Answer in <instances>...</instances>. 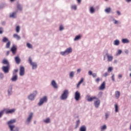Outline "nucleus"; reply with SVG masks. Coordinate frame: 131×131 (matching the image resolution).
Returning a JSON list of instances; mask_svg holds the SVG:
<instances>
[{
	"instance_id": "c85d7f7f",
	"label": "nucleus",
	"mask_w": 131,
	"mask_h": 131,
	"mask_svg": "<svg viewBox=\"0 0 131 131\" xmlns=\"http://www.w3.org/2000/svg\"><path fill=\"white\" fill-rule=\"evenodd\" d=\"M122 43H129V40H128V39L123 38L122 39Z\"/></svg>"
},
{
	"instance_id": "0eeeda50",
	"label": "nucleus",
	"mask_w": 131,
	"mask_h": 131,
	"mask_svg": "<svg viewBox=\"0 0 131 131\" xmlns=\"http://www.w3.org/2000/svg\"><path fill=\"white\" fill-rule=\"evenodd\" d=\"M37 94V91H34L33 93L28 95V100H29V101H34V99H35V97H36Z\"/></svg>"
},
{
	"instance_id": "4be33fe9",
	"label": "nucleus",
	"mask_w": 131,
	"mask_h": 131,
	"mask_svg": "<svg viewBox=\"0 0 131 131\" xmlns=\"http://www.w3.org/2000/svg\"><path fill=\"white\" fill-rule=\"evenodd\" d=\"M44 123L49 124L51 123V118H47L43 120Z\"/></svg>"
},
{
	"instance_id": "79ce46f5",
	"label": "nucleus",
	"mask_w": 131,
	"mask_h": 131,
	"mask_svg": "<svg viewBox=\"0 0 131 131\" xmlns=\"http://www.w3.org/2000/svg\"><path fill=\"white\" fill-rule=\"evenodd\" d=\"M112 21H113L114 24H119V23H120V22L115 19V18H113Z\"/></svg>"
},
{
	"instance_id": "7c9ffc66",
	"label": "nucleus",
	"mask_w": 131,
	"mask_h": 131,
	"mask_svg": "<svg viewBox=\"0 0 131 131\" xmlns=\"http://www.w3.org/2000/svg\"><path fill=\"white\" fill-rule=\"evenodd\" d=\"M75 74V73L74 71H71V72H70V74H69L70 78L72 79L73 78H74Z\"/></svg>"
},
{
	"instance_id": "9b49d317",
	"label": "nucleus",
	"mask_w": 131,
	"mask_h": 131,
	"mask_svg": "<svg viewBox=\"0 0 131 131\" xmlns=\"http://www.w3.org/2000/svg\"><path fill=\"white\" fill-rule=\"evenodd\" d=\"M24 74H25V68H24V67L23 66H20L19 69V76H24Z\"/></svg>"
},
{
	"instance_id": "680f3d73",
	"label": "nucleus",
	"mask_w": 131,
	"mask_h": 131,
	"mask_svg": "<svg viewBox=\"0 0 131 131\" xmlns=\"http://www.w3.org/2000/svg\"><path fill=\"white\" fill-rule=\"evenodd\" d=\"M117 14L118 15V16L121 15V13H120V11H117Z\"/></svg>"
},
{
	"instance_id": "2f4dec72",
	"label": "nucleus",
	"mask_w": 131,
	"mask_h": 131,
	"mask_svg": "<svg viewBox=\"0 0 131 131\" xmlns=\"http://www.w3.org/2000/svg\"><path fill=\"white\" fill-rule=\"evenodd\" d=\"M113 43L114 46H119L120 45V41L119 40H115L114 41Z\"/></svg>"
},
{
	"instance_id": "338daca9",
	"label": "nucleus",
	"mask_w": 131,
	"mask_h": 131,
	"mask_svg": "<svg viewBox=\"0 0 131 131\" xmlns=\"http://www.w3.org/2000/svg\"><path fill=\"white\" fill-rule=\"evenodd\" d=\"M118 62V61L117 60H115L114 61V63H115V64H117V62Z\"/></svg>"
},
{
	"instance_id": "9d476101",
	"label": "nucleus",
	"mask_w": 131,
	"mask_h": 131,
	"mask_svg": "<svg viewBox=\"0 0 131 131\" xmlns=\"http://www.w3.org/2000/svg\"><path fill=\"white\" fill-rule=\"evenodd\" d=\"M2 71L4 73H9V71H10V66H3L2 67Z\"/></svg>"
},
{
	"instance_id": "0e129e2a",
	"label": "nucleus",
	"mask_w": 131,
	"mask_h": 131,
	"mask_svg": "<svg viewBox=\"0 0 131 131\" xmlns=\"http://www.w3.org/2000/svg\"><path fill=\"white\" fill-rule=\"evenodd\" d=\"M122 78V75H118V78H119V79H120V78Z\"/></svg>"
},
{
	"instance_id": "13d9d810",
	"label": "nucleus",
	"mask_w": 131,
	"mask_h": 131,
	"mask_svg": "<svg viewBox=\"0 0 131 131\" xmlns=\"http://www.w3.org/2000/svg\"><path fill=\"white\" fill-rule=\"evenodd\" d=\"M93 72L92 71H89V72H88V74H89V75H93Z\"/></svg>"
},
{
	"instance_id": "864d4df0",
	"label": "nucleus",
	"mask_w": 131,
	"mask_h": 131,
	"mask_svg": "<svg viewBox=\"0 0 131 131\" xmlns=\"http://www.w3.org/2000/svg\"><path fill=\"white\" fill-rule=\"evenodd\" d=\"M112 80L113 81H115V78L114 74H113L112 76Z\"/></svg>"
},
{
	"instance_id": "393cba45",
	"label": "nucleus",
	"mask_w": 131,
	"mask_h": 131,
	"mask_svg": "<svg viewBox=\"0 0 131 131\" xmlns=\"http://www.w3.org/2000/svg\"><path fill=\"white\" fill-rule=\"evenodd\" d=\"M2 41H3V42H4V43H6L8 42V41H10V40H9V38H8V37H3V38L2 39Z\"/></svg>"
},
{
	"instance_id": "473e14b6",
	"label": "nucleus",
	"mask_w": 131,
	"mask_h": 131,
	"mask_svg": "<svg viewBox=\"0 0 131 131\" xmlns=\"http://www.w3.org/2000/svg\"><path fill=\"white\" fill-rule=\"evenodd\" d=\"M96 12V10H95V8L94 7H91L90 8V14H94Z\"/></svg>"
},
{
	"instance_id": "412c9836",
	"label": "nucleus",
	"mask_w": 131,
	"mask_h": 131,
	"mask_svg": "<svg viewBox=\"0 0 131 131\" xmlns=\"http://www.w3.org/2000/svg\"><path fill=\"white\" fill-rule=\"evenodd\" d=\"M2 63L4 65H6V66H10V63L9 62V61H8V60H7L6 59H4L3 60Z\"/></svg>"
},
{
	"instance_id": "bb28decb",
	"label": "nucleus",
	"mask_w": 131,
	"mask_h": 131,
	"mask_svg": "<svg viewBox=\"0 0 131 131\" xmlns=\"http://www.w3.org/2000/svg\"><path fill=\"white\" fill-rule=\"evenodd\" d=\"M13 37H14V38H15L17 40L21 39V37H20V36H19V35H18L17 34H14Z\"/></svg>"
},
{
	"instance_id": "f3484780",
	"label": "nucleus",
	"mask_w": 131,
	"mask_h": 131,
	"mask_svg": "<svg viewBox=\"0 0 131 131\" xmlns=\"http://www.w3.org/2000/svg\"><path fill=\"white\" fill-rule=\"evenodd\" d=\"M51 84L52 86H53L54 89H58V88H59V86H58V84H57V82H56V81H55V80H53L51 81Z\"/></svg>"
},
{
	"instance_id": "1a4fd4ad",
	"label": "nucleus",
	"mask_w": 131,
	"mask_h": 131,
	"mask_svg": "<svg viewBox=\"0 0 131 131\" xmlns=\"http://www.w3.org/2000/svg\"><path fill=\"white\" fill-rule=\"evenodd\" d=\"M7 95L9 97L13 95V85H10L8 87L7 89Z\"/></svg>"
},
{
	"instance_id": "2eb2a0df",
	"label": "nucleus",
	"mask_w": 131,
	"mask_h": 131,
	"mask_svg": "<svg viewBox=\"0 0 131 131\" xmlns=\"http://www.w3.org/2000/svg\"><path fill=\"white\" fill-rule=\"evenodd\" d=\"M10 50L12 54L15 55V54H16V52H17V45H13Z\"/></svg>"
},
{
	"instance_id": "5fc2aeb1",
	"label": "nucleus",
	"mask_w": 131,
	"mask_h": 131,
	"mask_svg": "<svg viewBox=\"0 0 131 131\" xmlns=\"http://www.w3.org/2000/svg\"><path fill=\"white\" fill-rule=\"evenodd\" d=\"M3 32H4V29L0 28V34H3Z\"/></svg>"
},
{
	"instance_id": "39448f33",
	"label": "nucleus",
	"mask_w": 131,
	"mask_h": 131,
	"mask_svg": "<svg viewBox=\"0 0 131 131\" xmlns=\"http://www.w3.org/2000/svg\"><path fill=\"white\" fill-rule=\"evenodd\" d=\"M28 62L30 65L32 66V69L33 70H35V69H37V63L35 62L32 61V58H31V57H29Z\"/></svg>"
},
{
	"instance_id": "a878e982",
	"label": "nucleus",
	"mask_w": 131,
	"mask_h": 131,
	"mask_svg": "<svg viewBox=\"0 0 131 131\" xmlns=\"http://www.w3.org/2000/svg\"><path fill=\"white\" fill-rule=\"evenodd\" d=\"M17 9L18 11H21L23 10V7L20 4H17Z\"/></svg>"
},
{
	"instance_id": "37998d69",
	"label": "nucleus",
	"mask_w": 131,
	"mask_h": 131,
	"mask_svg": "<svg viewBox=\"0 0 131 131\" xmlns=\"http://www.w3.org/2000/svg\"><path fill=\"white\" fill-rule=\"evenodd\" d=\"M115 112L117 113V112H118V104H115Z\"/></svg>"
},
{
	"instance_id": "69168bd1",
	"label": "nucleus",
	"mask_w": 131,
	"mask_h": 131,
	"mask_svg": "<svg viewBox=\"0 0 131 131\" xmlns=\"http://www.w3.org/2000/svg\"><path fill=\"white\" fill-rule=\"evenodd\" d=\"M125 53L126 54V55H128V50H126L125 51Z\"/></svg>"
},
{
	"instance_id": "4d7b16f0",
	"label": "nucleus",
	"mask_w": 131,
	"mask_h": 131,
	"mask_svg": "<svg viewBox=\"0 0 131 131\" xmlns=\"http://www.w3.org/2000/svg\"><path fill=\"white\" fill-rule=\"evenodd\" d=\"M96 82H97V83H99V82H100V78H97L96 80H95Z\"/></svg>"
},
{
	"instance_id": "6e6552de",
	"label": "nucleus",
	"mask_w": 131,
	"mask_h": 131,
	"mask_svg": "<svg viewBox=\"0 0 131 131\" xmlns=\"http://www.w3.org/2000/svg\"><path fill=\"white\" fill-rule=\"evenodd\" d=\"M48 102V97L45 96L39 99V101L38 103V106H42L44 103Z\"/></svg>"
},
{
	"instance_id": "dca6fc26",
	"label": "nucleus",
	"mask_w": 131,
	"mask_h": 131,
	"mask_svg": "<svg viewBox=\"0 0 131 131\" xmlns=\"http://www.w3.org/2000/svg\"><path fill=\"white\" fill-rule=\"evenodd\" d=\"M100 103L101 101H100V99L97 98V99L94 101V106L95 108H99Z\"/></svg>"
},
{
	"instance_id": "c03bdc74",
	"label": "nucleus",
	"mask_w": 131,
	"mask_h": 131,
	"mask_svg": "<svg viewBox=\"0 0 131 131\" xmlns=\"http://www.w3.org/2000/svg\"><path fill=\"white\" fill-rule=\"evenodd\" d=\"M102 96H103V92H99V93L97 95L98 97L101 98Z\"/></svg>"
},
{
	"instance_id": "ea45409f",
	"label": "nucleus",
	"mask_w": 131,
	"mask_h": 131,
	"mask_svg": "<svg viewBox=\"0 0 131 131\" xmlns=\"http://www.w3.org/2000/svg\"><path fill=\"white\" fill-rule=\"evenodd\" d=\"M76 127L75 128H77V127H78V126H79L80 124V120H78L76 121Z\"/></svg>"
},
{
	"instance_id": "6ab92c4d",
	"label": "nucleus",
	"mask_w": 131,
	"mask_h": 131,
	"mask_svg": "<svg viewBox=\"0 0 131 131\" xmlns=\"http://www.w3.org/2000/svg\"><path fill=\"white\" fill-rule=\"evenodd\" d=\"M70 8L72 11H77V5H71L70 6Z\"/></svg>"
},
{
	"instance_id": "58836bf2",
	"label": "nucleus",
	"mask_w": 131,
	"mask_h": 131,
	"mask_svg": "<svg viewBox=\"0 0 131 131\" xmlns=\"http://www.w3.org/2000/svg\"><path fill=\"white\" fill-rule=\"evenodd\" d=\"M82 82H83V78H82L77 84V88H79V86L80 85V84H81V83H82Z\"/></svg>"
},
{
	"instance_id": "774afa93",
	"label": "nucleus",
	"mask_w": 131,
	"mask_h": 131,
	"mask_svg": "<svg viewBox=\"0 0 131 131\" xmlns=\"http://www.w3.org/2000/svg\"><path fill=\"white\" fill-rule=\"evenodd\" d=\"M125 1L126 2V3H130L131 0H125Z\"/></svg>"
},
{
	"instance_id": "09e8293b",
	"label": "nucleus",
	"mask_w": 131,
	"mask_h": 131,
	"mask_svg": "<svg viewBox=\"0 0 131 131\" xmlns=\"http://www.w3.org/2000/svg\"><path fill=\"white\" fill-rule=\"evenodd\" d=\"M16 32L17 33L20 32V27L19 26H17L16 28Z\"/></svg>"
},
{
	"instance_id": "a18cd8bd",
	"label": "nucleus",
	"mask_w": 131,
	"mask_h": 131,
	"mask_svg": "<svg viewBox=\"0 0 131 131\" xmlns=\"http://www.w3.org/2000/svg\"><path fill=\"white\" fill-rule=\"evenodd\" d=\"M122 53V51L121 50H119L118 52L116 53V56H119V55H121Z\"/></svg>"
},
{
	"instance_id": "4c0bfd02",
	"label": "nucleus",
	"mask_w": 131,
	"mask_h": 131,
	"mask_svg": "<svg viewBox=\"0 0 131 131\" xmlns=\"http://www.w3.org/2000/svg\"><path fill=\"white\" fill-rule=\"evenodd\" d=\"M105 129H107V125L104 124L101 126L100 128V130L104 131V130H105Z\"/></svg>"
},
{
	"instance_id": "052dcab7",
	"label": "nucleus",
	"mask_w": 131,
	"mask_h": 131,
	"mask_svg": "<svg viewBox=\"0 0 131 131\" xmlns=\"http://www.w3.org/2000/svg\"><path fill=\"white\" fill-rule=\"evenodd\" d=\"M4 8H5V5L2 4V5H0V10L2 9H4Z\"/></svg>"
},
{
	"instance_id": "f8f14e48",
	"label": "nucleus",
	"mask_w": 131,
	"mask_h": 131,
	"mask_svg": "<svg viewBox=\"0 0 131 131\" xmlns=\"http://www.w3.org/2000/svg\"><path fill=\"white\" fill-rule=\"evenodd\" d=\"M75 100H76V101H79V100H80V93L78 91H76L75 93Z\"/></svg>"
},
{
	"instance_id": "de8ad7c7",
	"label": "nucleus",
	"mask_w": 131,
	"mask_h": 131,
	"mask_svg": "<svg viewBox=\"0 0 131 131\" xmlns=\"http://www.w3.org/2000/svg\"><path fill=\"white\" fill-rule=\"evenodd\" d=\"M17 72H18V69L14 70L13 72V75H17Z\"/></svg>"
},
{
	"instance_id": "20e7f679",
	"label": "nucleus",
	"mask_w": 131,
	"mask_h": 131,
	"mask_svg": "<svg viewBox=\"0 0 131 131\" xmlns=\"http://www.w3.org/2000/svg\"><path fill=\"white\" fill-rule=\"evenodd\" d=\"M71 53H72V48L69 47L67 48L64 51H61L59 52V54L61 56L65 57L66 56H68V55L71 54Z\"/></svg>"
},
{
	"instance_id": "f03ea898",
	"label": "nucleus",
	"mask_w": 131,
	"mask_h": 131,
	"mask_svg": "<svg viewBox=\"0 0 131 131\" xmlns=\"http://www.w3.org/2000/svg\"><path fill=\"white\" fill-rule=\"evenodd\" d=\"M106 58L107 59V62H112L113 61V56L111 54H109L108 50L106 49L103 51V60H106Z\"/></svg>"
},
{
	"instance_id": "a19ab883",
	"label": "nucleus",
	"mask_w": 131,
	"mask_h": 131,
	"mask_svg": "<svg viewBox=\"0 0 131 131\" xmlns=\"http://www.w3.org/2000/svg\"><path fill=\"white\" fill-rule=\"evenodd\" d=\"M27 47L28 49H33V46L30 43H27Z\"/></svg>"
},
{
	"instance_id": "cd10ccee",
	"label": "nucleus",
	"mask_w": 131,
	"mask_h": 131,
	"mask_svg": "<svg viewBox=\"0 0 131 131\" xmlns=\"http://www.w3.org/2000/svg\"><path fill=\"white\" fill-rule=\"evenodd\" d=\"M16 14H17V12L10 13L9 15L10 18H16Z\"/></svg>"
},
{
	"instance_id": "8fccbe9b",
	"label": "nucleus",
	"mask_w": 131,
	"mask_h": 131,
	"mask_svg": "<svg viewBox=\"0 0 131 131\" xmlns=\"http://www.w3.org/2000/svg\"><path fill=\"white\" fill-rule=\"evenodd\" d=\"M0 78L1 79H4V74L3 73H0Z\"/></svg>"
},
{
	"instance_id": "c756f323",
	"label": "nucleus",
	"mask_w": 131,
	"mask_h": 131,
	"mask_svg": "<svg viewBox=\"0 0 131 131\" xmlns=\"http://www.w3.org/2000/svg\"><path fill=\"white\" fill-rule=\"evenodd\" d=\"M115 97L116 99H119V97H120V92L119 91L115 92Z\"/></svg>"
},
{
	"instance_id": "49530a36",
	"label": "nucleus",
	"mask_w": 131,
	"mask_h": 131,
	"mask_svg": "<svg viewBox=\"0 0 131 131\" xmlns=\"http://www.w3.org/2000/svg\"><path fill=\"white\" fill-rule=\"evenodd\" d=\"M62 30H64V26L61 25L59 26V31H62Z\"/></svg>"
},
{
	"instance_id": "e2e57ef3",
	"label": "nucleus",
	"mask_w": 131,
	"mask_h": 131,
	"mask_svg": "<svg viewBox=\"0 0 131 131\" xmlns=\"http://www.w3.org/2000/svg\"><path fill=\"white\" fill-rule=\"evenodd\" d=\"M92 76L94 78H95V77H97V74L96 73H93L92 74Z\"/></svg>"
},
{
	"instance_id": "603ef678",
	"label": "nucleus",
	"mask_w": 131,
	"mask_h": 131,
	"mask_svg": "<svg viewBox=\"0 0 131 131\" xmlns=\"http://www.w3.org/2000/svg\"><path fill=\"white\" fill-rule=\"evenodd\" d=\"M4 111H2L1 112H0V118H2V117L4 115Z\"/></svg>"
},
{
	"instance_id": "c9c22d12",
	"label": "nucleus",
	"mask_w": 131,
	"mask_h": 131,
	"mask_svg": "<svg viewBox=\"0 0 131 131\" xmlns=\"http://www.w3.org/2000/svg\"><path fill=\"white\" fill-rule=\"evenodd\" d=\"M104 12L106 13V14H109L110 12H111V8L108 7L105 9Z\"/></svg>"
},
{
	"instance_id": "b1692460",
	"label": "nucleus",
	"mask_w": 131,
	"mask_h": 131,
	"mask_svg": "<svg viewBox=\"0 0 131 131\" xmlns=\"http://www.w3.org/2000/svg\"><path fill=\"white\" fill-rule=\"evenodd\" d=\"M79 131H86V126L84 125L81 126Z\"/></svg>"
},
{
	"instance_id": "6e6d98bb",
	"label": "nucleus",
	"mask_w": 131,
	"mask_h": 131,
	"mask_svg": "<svg viewBox=\"0 0 131 131\" xmlns=\"http://www.w3.org/2000/svg\"><path fill=\"white\" fill-rule=\"evenodd\" d=\"M108 75H109V74L107 72H106L103 74V76L104 77H106V76H108Z\"/></svg>"
},
{
	"instance_id": "7ed1b4c3",
	"label": "nucleus",
	"mask_w": 131,
	"mask_h": 131,
	"mask_svg": "<svg viewBox=\"0 0 131 131\" xmlns=\"http://www.w3.org/2000/svg\"><path fill=\"white\" fill-rule=\"evenodd\" d=\"M69 96V91H68V90H64L61 94L60 99L62 101H65V100H67V99H68Z\"/></svg>"
},
{
	"instance_id": "e433bc0d",
	"label": "nucleus",
	"mask_w": 131,
	"mask_h": 131,
	"mask_svg": "<svg viewBox=\"0 0 131 131\" xmlns=\"http://www.w3.org/2000/svg\"><path fill=\"white\" fill-rule=\"evenodd\" d=\"M109 116H110V113L106 112L105 113V120H107L108 118H109Z\"/></svg>"
},
{
	"instance_id": "4468645a",
	"label": "nucleus",
	"mask_w": 131,
	"mask_h": 131,
	"mask_svg": "<svg viewBox=\"0 0 131 131\" xmlns=\"http://www.w3.org/2000/svg\"><path fill=\"white\" fill-rule=\"evenodd\" d=\"M16 111L15 108H12L11 110L6 109L5 110V113L7 114H13V113H15Z\"/></svg>"
},
{
	"instance_id": "ddd939ff",
	"label": "nucleus",
	"mask_w": 131,
	"mask_h": 131,
	"mask_svg": "<svg viewBox=\"0 0 131 131\" xmlns=\"http://www.w3.org/2000/svg\"><path fill=\"white\" fill-rule=\"evenodd\" d=\"M86 98H87V101L88 102H93V100H97V97L96 96L92 97L90 95H86Z\"/></svg>"
},
{
	"instance_id": "3c124183",
	"label": "nucleus",
	"mask_w": 131,
	"mask_h": 131,
	"mask_svg": "<svg viewBox=\"0 0 131 131\" xmlns=\"http://www.w3.org/2000/svg\"><path fill=\"white\" fill-rule=\"evenodd\" d=\"M81 72V68H79L77 70V73L78 74V73H80Z\"/></svg>"
},
{
	"instance_id": "423d86ee",
	"label": "nucleus",
	"mask_w": 131,
	"mask_h": 131,
	"mask_svg": "<svg viewBox=\"0 0 131 131\" xmlns=\"http://www.w3.org/2000/svg\"><path fill=\"white\" fill-rule=\"evenodd\" d=\"M32 118H33V113H30L26 119L25 124L27 125H29L31 123V121H32Z\"/></svg>"
},
{
	"instance_id": "f257e3e1",
	"label": "nucleus",
	"mask_w": 131,
	"mask_h": 131,
	"mask_svg": "<svg viewBox=\"0 0 131 131\" xmlns=\"http://www.w3.org/2000/svg\"><path fill=\"white\" fill-rule=\"evenodd\" d=\"M16 123V119H13L7 122L8 127L10 131H19L18 127H15L14 123Z\"/></svg>"
},
{
	"instance_id": "5701e85b",
	"label": "nucleus",
	"mask_w": 131,
	"mask_h": 131,
	"mask_svg": "<svg viewBox=\"0 0 131 131\" xmlns=\"http://www.w3.org/2000/svg\"><path fill=\"white\" fill-rule=\"evenodd\" d=\"M105 82H103V83L99 86V90H100V91H102V90H104V89H105Z\"/></svg>"
},
{
	"instance_id": "bf43d9fd",
	"label": "nucleus",
	"mask_w": 131,
	"mask_h": 131,
	"mask_svg": "<svg viewBox=\"0 0 131 131\" xmlns=\"http://www.w3.org/2000/svg\"><path fill=\"white\" fill-rule=\"evenodd\" d=\"M108 72H111L112 71V67H110L108 68Z\"/></svg>"
},
{
	"instance_id": "72a5a7b5",
	"label": "nucleus",
	"mask_w": 131,
	"mask_h": 131,
	"mask_svg": "<svg viewBox=\"0 0 131 131\" xmlns=\"http://www.w3.org/2000/svg\"><path fill=\"white\" fill-rule=\"evenodd\" d=\"M80 38H81V36H80V35L76 36L74 39V41H77V40H79V39H80Z\"/></svg>"
},
{
	"instance_id": "f704fd0d",
	"label": "nucleus",
	"mask_w": 131,
	"mask_h": 131,
	"mask_svg": "<svg viewBox=\"0 0 131 131\" xmlns=\"http://www.w3.org/2000/svg\"><path fill=\"white\" fill-rule=\"evenodd\" d=\"M5 47L6 49H10V47H11V41H8L7 42H6Z\"/></svg>"
},
{
	"instance_id": "aec40b11",
	"label": "nucleus",
	"mask_w": 131,
	"mask_h": 131,
	"mask_svg": "<svg viewBox=\"0 0 131 131\" xmlns=\"http://www.w3.org/2000/svg\"><path fill=\"white\" fill-rule=\"evenodd\" d=\"M18 80V75H13L12 77L11 78V81L15 82Z\"/></svg>"
},
{
	"instance_id": "a211bd4d",
	"label": "nucleus",
	"mask_w": 131,
	"mask_h": 131,
	"mask_svg": "<svg viewBox=\"0 0 131 131\" xmlns=\"http://www.w3.org/2000/svg\"><path fill=\"white\" fill-rule=\"evenodd\" d=\"M14 60L15 62L19 65L21 62V59H20V57L19 56H16L14 57Z\"/></svg>"
}]
</instances>
